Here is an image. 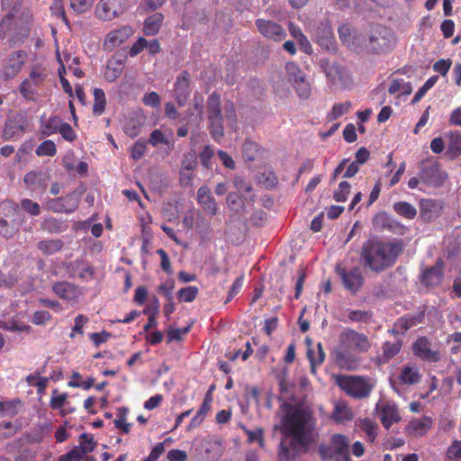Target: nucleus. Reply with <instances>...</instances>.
<instances>
[{
  "label": "nucleus",
  "instance_id": "obj_1",
  "mask_svg": "<svg viewBox=\"0 0 461 461\" xmlns=\"http://www.w3.org/2000/svg\"><path fill=\"white\" fill-rule=\"evenodd\" d=\"M293 389L284 378L279 380V429L284 437L278 461H294L298 452L306 451L314 429L312 410L303 399L295 396Z\"/></svg>",
  "mask_w": 461,
  "mask_h": 461
},
{
  "label": "nucleus",
  "instance_id": "obj_2",
  "mask_svg": "<svg viewBox=\"0 0 461 461\" xmlns=\"http://www.w3.org/2000/svg\"><path fill=\"white\" fill-rule=\"evenodd\" d=\"M371 348L368 337L353 329L345 328L339 335V344L330 356L334 363L341 369L354 371L363 363L360 353H366Z\"/></svg>",
  "mask_w": 461,
  "mask_h": 461
},
{
  "label": "nucleus",
  "instance_id": "obj_3",
  "mask_svg": "<svg viewBox=\"0 0 461 461\" xmlns=\"http://www.w3.org/2000/svg\"><path fill=\"white\" fill-rule=\"evenodd\" d=\"M402 252V240L389 241L368 240L361 248L360 259L365 267L373 272L381 273L392 267Z\"/></svg>",
  "mask_w": 461,
  "mask_h": 461
},
{
  "label": "nucleus",
  "instance_id": "obj_4",
  "mask_svg": "<svg viewBox=\"0 0 461 461\" xmlns=\"http://www.w3.org/2000/svg\"><path fill=\"white\" fill-rule=\"evenodd\" d=\"M205 108L210 134L215 141L220 142L224 135V119L221 110V95L217 92H212L206 100Z\"/></svg>",
  "mask_w": 461,
  "mask_h": 461
},
{
  "label": "nucleus",
  "instance_id": "obj_5",
  "mask_svg": "<svg viewBox=\"0 0 461 461\" xmlns=\"http://www.w3.org/2000/svg\"><path fill=\"white\" fill-rule=\"evenodd\" d=\"M334 380L348 395L358 400L367 398L374 387L368 378L361 375H338Z\"/></svg>",
  "mask_w": 461,
  "mask_h": 461
},
{
  "label": "nucleus",
  "instance_id": "obj_6",
  "mask_svg": "<svg viewBox=\"0 0 461 461\" xmlns=\"http://www.w3.org/2000/svg\"><path fill=\"white\" fill-rule=\"evenodd\" d=\"M349 443L346 435L335 433L329 445H319V455L322 461H351Z\"/></svg>",
  "mask_w": 461,
  "mask_h": 461
},
{
  "label": "nucleus",
  "instance_id": "obj_7",
  "mask_svg": "<svg viewBox=\"0 0 461 461\" xmlns=\"http://www.w3.org/2000/svg\"><path fill=\"white\" fill-rule=\"evenodd\" d=\"M394 44L395 39L391 30L381 24L374 26L365 40L366 48L375 53L389 51Z\"/></svg>",
  "mask_w": 461,
  "mask_h": 461
},
{
  "label": "nucleus",
  "instance_id": "obj_8",
  "mask_svg": "<svg viewBox=\"0 0 461 461\" xmlns=\"http://www.w3.org/2000/svg\"><path fill=\"white\" fill-rule=\"evenodd\" d=\"M419 176L422 184L431 187L442 186L448 177L436 161L421 162Z\"/></svg>",
  "mask_w": 461,
  "mask_h": 461
},
{
  "label": "nucleus",
  "instance_id": "obj_9",
  "mask_svg": "<svg viewBox=\"0 0 461 461\" xmlns=\"http://www.w3.org/2000/svg\"><path fill=\"white\" fill-rule=\"evenodd\" d=\"M47 77L46 69L41 66L32 67L29 77L20 85V94L27 100H34L37 87L43 84Z\"/></svg>",
  "mask_w": 461,
  "mask_h": 461
},
{
  "label": "nucleus",
  "instance_id": "obj_10",
  "mask_svg": "<svg viewBox=\"0 0 461 461\" xmlns=\"http://www.w3.org/2000/svg\"><path fill=\"white\" fill-rule=\"evenodd\" d=\"M126 9L125 0H100L95 14L99 20L109 22L123 14Z\"/></svg>",
  "mask_w": 461,
  "mask_h": 461
},
{
  "label": "nucleus",
  "instance_id": "obj_11",
  "mask_svg": "<svg viewBox=\"0 0 461 461\" xmlns=\"http://www.w3.org/2000/svg\"><path fill=\"white\" fill-rule=\"evenodd\" d=\"M375 413L386 429L401 420L399 408L393 401H378L375 404Z\"/></svg>",
  "mask_w": 461,
  "mask_h": 461
},
{
  "label": "nucleus",
  "instance_id": "obj_12",
  "mask_svg": "<svg viewBox=\"0 0 461 461\" xmlns=\"http://www.w3.org/2000/svg\"><path fill=\"white\" fill-rule=\"evenodd\" d=\"M321 68L331 86L347 84L348 78V71L335 60L323 59L321 61Z\"/></svg>",
  "mask_w": 461,
  "mask_h": 461
},
{
  "label": "nucleus",
  "instance_id": "obj_13",
  "mask_svg": "<svg viewBox=\"0 0 461 461\" xmlns=\"http://www.w3.org/2000/svg\"><path fill=\"white\" fill-rule=\"evenodd\" d=\"M255 25L258 32L267 40L278 42L286 36L285 30L274 21L259 18L256 20Z\"/></svg>",
  "mask_w": 461,
  "mask_h": 461
},
{
  "label": "nucleus",
  "instance_id": "obj_14",
  "mask_svg": "<svg viewBox=\"0 0 461 461\" xmlns=\"http://www.w3.org/2000/svg\"><path fill=\"white\" fill-rule=\"evenodd\" d=\"M419 207L421 221L429 223L441 216L444 203L438 199L421 198L419 202Z\"/></svg>",
  "mask_w": 461,
  "mask_h": 461
},
{
  "label": "nucleus",
  "instance_id": "obj_15",
  "mask_svg": "<svg viewBox=\"0 0 461 461\" xmlns=\"http://www.w3.org/2000/svg\"><path fill=\"white\" fill-rule=\"evenodd\" d=\"M79 204V199L74 193H70L65 196L49 199L46 201L45 208L54 212L71 213Z\"/></svg>",
  "mask_w": 461,
  "mask_h": 461
},
{
  "label": "nucleus",
  "instance_id": "obj_16",
  "mask_svg": "<svg viewBox=\"0 0 461 461\" xmlns=\"http://www.w3.org/2000/svg\"><path fill=\"white\" fill-rule=\"evenodd\" d=\"M445 263L441 258H438L436 264L422 270L420 280L426 287L438 286L444 279Z\"/></svg>",
  "mask_w": 461,
  "mask_h": 461
},
{
  "label": "nucleus",
  "instance_id": "obj_17",
  "mask_svg": "<svg viewBox=\"0 0 461 461\" xmlns=\"http://www.w3.org/2000/svg\"><path fill=\"white\" fill-rule=\"evenodd\" d=\"M190 93V74L187 70H183L174 84L173 97L179 106H185Z\"/></svg>",
  "mask_w": 461,
  "mask_h": 461
},
{
  "label": "nucleus",
  "instance_id": "obj_18",
  "mask_svg": "<svg viewBox=\"0 0 461 461\" xmlns=\"http://www.w3.org/2000/svg\"><path fill=\"white\" fill-rule=\"evenodd\" d=\"M344 286L352 293H356L363 285L364 278L358 267H353L349 271L340 267L336 268Z\"/></svg>",
  "mask_w": 461,
  "mask_h": 461
},
{
  "label": "nucleus",
  "instance_id": "obj_19",
  "mask_svg": "<svg viewBox=\"0 0 461 461\" xmlns=\"http://www.w3.org/2000/svg\"><path fill=\"white\" fill-rule=\"evenodd\" d=\"M412 350L416 357L425 361L438 362L440 359V354L430 348V342L426 337L417 339Z\"/></svg>",
  "mask_w": 461,
  "mask_h": 461
},
{
  "label": "nucleus",
  "instance_id": "obj_20",
  "mask_svg": "<svg viewBox=\"0 0 461 461\" xmlns=\"http://www.w3.org/2000/svg\"><path fill=\"white\" fill-rule=\"evenodd\" d=\"M372 224L374 229L377 231L388 230L390 232H396L403 227L400 221L393 219L385 212L376 213L372 220Z\"/></svg>",
  "mask_w": 461,
  "mask_h": 461
},
{
  "label": "nucleus",
  "instance_id": "obj_21",
  "mask_svg": "<svg viewBox=\"0 0 461 461\" xmlns=\"http://www.w3.org/2000/svg\"><path fill=\"white\" fill-rule=\"evenodd\" d=\"M52 292L60 299L69 302L77 300L81 294L78 286L67 281L54 283Z\"/></svg>",
  "mask_w": 461,
  "mask_h": 461
},
{
  "label": "nucleus",
  "instance_id": "obj_22",
  "mask_svg": "<svg viewBox=\"0 0 461 461\" xmlns=\"http://www.w3.org/2000/svg\"><path fill=\"white\" fill-rule=\"evenodd\" d=\"M421 377L420 368L416 365L407 364L401 367L397 379L402 385H414L421 381Z\"/></svg>",
  "mask_w": 461,
  "mask_h": 461
},
{
  "label": "nucleus",
  "instance_id": "obj_23",
  "mask_svg": "<svg viewBox=\"0 0 461 461\" xmlns=\"http://www.w3.org/2000/svg\"><path fill=\"white\" fill-rule=\"evenodd\" d=\"M133 34V30L129 25H123L110 32L105 38L104 44L111 49L119 47Z\"/></svg>",
  "mask_w": 461,
  "mask_h": 461
},
{
  "label": "nucleus",
  "instance_id": "obj_24",
  "mask_svg": "<svg viewBox=\"0 0 461 461\" xmlns=\"http://www.w3.org/2000/svg\"><path fill=\"white\" fill-rule=\"evenodd\" d=\"M0 218L6 219L10 223L21 225L23 214L19 205L11 201H5L0 203Z\"/></svg>",
  "mask_w": 461,
  "mask_h": 461
},
{
  "label": "nucleus",
  "instance_id": "obj_25",
  "mask_svg": "<svg viewBox=\"0 0 461 461\" xmlns=\"http://www.w3.org/2000/svg\"><path fill=\"white\" fill-rule=\"evenodd\" d=\"M194 450L204 452L210 461H217L221 456V444L217 440L201 439L195 441Z\"/></svg>",
  "mask_w": 461,
  "mask_h": 461
},
{
  "label": "nucleus",
  "instance_id": "obj_26",
  "mask_svg": "<svg viewBox=\"0 0 461 461\" xmlns=\"http://www.w3.org/2000/svg\"><path fill=\"white\" fill-rule=\"evenodd\" d=\"M26 53L23 50L14 51L10 54L5 67V76L12 78L17 75L24 64Z\"/></svg>",
  "mask_w": 461,
  "mask_h": 461
},
{
  "label": "nucleus",
  "instance_id": "obj_27",
  "mask_svg": "<svg viewBox=\"0 0 461 461\" xmlns=\"http://www.w3.org/2000/svg\"><path fill=\"white\" fill-rule=\"evenodd\" d=\"M197 202L207 214L215 215L217 213L218 207L208 186L203 185L198 189Z\"/></svg>",
  "mask_w": 461,
  "mask_h": 461
},
{
  "label": "nucleus",
  "instance_id": "obj_28",
  "mask_svg": "<svg viewBox=\"0 0 461 461\" xmlns=\"http://www.w3.org/2000/svg\"><path fill=\"white\" fill-rule=\"evenodd\" d=\"M433 420L430 417L423 416L421 418L412 419L406 429L413 437H421L428 433L432 428Z\"/></svg>",
  "mask_w": 461,
  "mask_h": 461
},
{
  "label": "nucleus",
  "instance_id": "obj_29",
  "mask_svg": "<svg viewBox=\"0 0 461 461\" xmlns=\"http://www.w3.org/2000/svg\"><path fill=\"white\" fill-rule=\"evenodd\" d=\"M355 428L356 430L364 432L366 439L371 443L375 440L378 435V424L368 417L358 418L355 421Z\"/></svg>",
  "mask_w": 461,
  "mask_h": 461
},
{
  "label": "nucleus",
  "instance_id": "obj_30",
  "mask_svg": "<svg viewBox=\"0 0 461 461\" xmlns=\"http://www.w3.org/2000/svg\"><path fill=\"white\" fill-rule=\"evenodd\" d=\"M402 348V341L395 339L393 341H385L382 345V354L377 357L379 365L388 363L391 359L395 357Z\"/></svg>",
  "mask_w": 461,
  "mask_h": 461
},
{
  "label": "nucleus",
  "instance_id": "obj_31",
  "mask_svg": "<svg viewBox=\"0 0 461 461\" xmlns=\"http://www.w3.org/2000/svg\"><path fill=\"white\" fill-rule=\"evenodd\" d=\"M69 276L71 277L78 276L83 280L92 278L95 274L94 268L83 260L77 259L68 266Z\"/></svg>",
  "mask_w": 461,
  "mask_h": 461
},
{
  "label": "nucleus",
  "instance_id": "obj_32",
  "mask_svg": "<svg viewBox=\"0 0 461 461\" xmlns=\"http://www.w3.org/2000/svg\"><path fill=\"white\" fill-rule=\"evenodd\" d=\"M321 28L319 26V46L327 50L335 49V38L329 22L321 23Z\"/></svg>",
  "mask_w": 461,
  "mask_h": 461
},
{
  "label": "nucleus",
  "instance_id": "obj_33",
  "mask_svg": "<svg viewBox=\"0 0 461 461\" xmlns=\"http://www.w3.org/2000/svg\"><path fill=\"white\" fill-rule=\"evenodd\" d=\"M354 414L349 405L345 402H338L334 405L331 418L337 423H343L353 419Z\"/></svg>",
  "mask_w": 461,
  "mask_h": 461
},
{
  "label": "nucleus",
  "instance_id": "obj_34",
  "mask_svg": "<svg viewBox=\"0 0 461 461\" xmlns=\"http://www.w3.org/2000/svg\"><path fill=\"white\" fill-rule=\"evenodd\" d=\"M41 230L50 234H58L68 230V224L52 216L46 217L40 224Z\"/></svg>",
  "mask_w": 461,
  "mask_h": 461
},
{
  "label": "nucleus",
  "instance_id": "obj_35",
  "mask_svg": "<svg viewBox=\"0 0 461 461\" xmlns=\"http://www.w3.org/2000/svg\"><path fill=\"white\" fill-rule=\"evenodd\" d=\"M63 247L64 242L60 239H47L37 243L38 249L46 256L59 252Z\"/></svg>",
  "mask_w": 461,
  "mask_h": 461
},
{
  "label": "nucleus",
  "instance_id": "obj_36",
  "mask_svg": "<svg viewBox=\"0 0 461 461\" xmlns=\"http://www.w3.org/2000/svg\"><path fill=\"white\" fill-rule=\"evenodd\" d=\"M23 181L26 187L33 191L46 187L45 175L41 171L28 172Z\"/></svg>",
  "mask_w": 461,
  "mask_h": 461
},
{
  "label": "nucleus",
  "instance_id": "obj_37",
  "mask_svg": "<svg viewBox=\"0 0 461 461\" xmlns=\"http://www.w3.org/2000/svg\"><path fill=\"white\" fill-rule=\"evenodd\" d=\"M228 209L232 212L231 217L241 214L245 210V203L242 197L235 192L228 194L226 198Z\"/></svg>",
  "mask_w": 461,
  "mask_h": 461
},
{
  "label": "nucleus",
  "instance_id": "obj_38",
  "mask_svg": "<svg viewBox=\"0 0 461 461\" xmlns=\"http://www.w3.org/2000/svg\"><path fill=\"white\" fill-rule=\"evenodd\" d=\"M163 22V15L160 13H156L149 16L144 23V33L148 36L157 34L161 27Z\"/></svg>",
  "mask_w": 461,
  "mask_h": 461
},
{
  "label": "nucleus",
  "instance_id": "obj_39",
  "mask_svg": "<svg viewBox=\"0 0 461 461\" xmlns=\"http://www.w3.org/2000/svg\"><path fill=\"white\" fill-rule=\"evenodd\" d=\"M24 131V127L19 122L8 121L5 124L3 138L5 140H14L21 137Z\"/></svg>",
  "mask_w": 461,
  "mask_h": 461
},
{
  "label": "nucleus",
  "instance_id": "obj_40",
  "mask_svg": "<svg viewBox=\"0 0 461 461\" xmlns=\"http://www.w3.org/2000/svg\"><path fill=\"white\" fill-rule=\"evenodd\" d=\"M393 211L400 216L413 220L417 216V209L406 201L396 202L393 205Z\"/></svg>",
  "mask_w": 461,
  "mask_h": 461
},
{
  "label": "nucleus",
  "instance_id": "obj_41",
  "mask_svg": "<svg viewBox=\"0 0 461 461\" xmlns=\"http://www.w3.org/2000/svg\"><path fill=\"white\" fill-rule=\"evenodd\" d=\"M21 429V422L16 420L14 422L5 421L0 423V441L14 437Z\"/></svg>",
  "mask_w": 461,
  "mask_h": 461
},
{
  "label": "nucleus",
  "instance_id": "obj_42",
  "mask_svg": "<svg viewBox=\"0 0 461 461\" xmlns=\"http://www.w3.org/2000/svg\"><path fill=\"white\" fill-rule=\"evenodd\" d=\"M62 120L59 116H52L41 121V132L44 136H50L59 131Z\"/></svg>",
  "mask_w": 461,
  "mask_h": 461
},
{
  "label": "nucleus",
  "instance_id": "obj_43",
  "mask_svg": "<svg viewBox=\"0 0 461 461\" xmlns=\"http://www.w3.org/2000/svg\"><path fill=\"white\" fill-rule=\"evenodd\" d=\"M106 106V97L103 89L95 88L94 89V105L93 112L95 114L101 115L105 109Z\"/></svg>",
  "mask_w": 461,
  "mask_h": 461
},
{
  "label": "nucleus",
  "instance_id": "obj_44",
  "mask_svg": "<svg viewBox=\"0 0 461 461\" xmlns=\"http://www.w3.org/2000/svg\"><path fill=\"white\" fill-rule=\"evenodd\" d=\"M354 31L348 24H342L338 28V33L340 41L348 47H351L355 44V41L357 39L353 33Z\"/></svg>",
  "mask_w": 461,
  "mask_h": 461
},
{
  "label": "nucleus",
  "instance_id": "obj_45",
  "mask_svg": "<svg viewBox=\"0 0 461 461\" xmlns=\"http://www.w3.org/2000/svg\"><path fill=\"white\" fill-rule=\"evenodd\" d=\"M122 73V64L120 60H116L114 62H109L106 70L104 73V78L108 82H113L117 78L120 77V76Z\"/></svg>",
  "mask_w": 461,
  "mask_h": 461
},
{
  "label": "nucleus",
  "instance_id": "obj_46",
  "mask_svg": "<svg viewBox=\"0 0 461 461\" xmlns=\"http://www.w3.org/2000/svg\"><path fill=\"white\" fill-rule=\"evenodd\" d=\"M20 404L21 402L19 400L0 402V414L14 417L19 413L18 407Z\"/></svg>",
  "mask_w": 461,
  "mask_h": 461
},
{
  "label": "nucleus",
  "instance_id": "obj_47",
  "mask_svg": "<svg viewBox=\"0 0 461 461\" xmlns=\"http://www.w3.org/2000/svg\"><path fill=\"white\" fill-rule=\"evenodd\" d=\"M352 104L350 101H346L344 103L335 104L333 105L332 111L328 114L329 121H334L341 117L343 114L347 113Z\"/></svg>",
  "mask_w": 461,
  "mask_h": 461
},
{
  "label": "nucleus",
  "instance_id": "obj_48",
  "mask_svg": "<svg viewBox=\"0 0 461 461\" xmlns=\"http://www.w3.org/2000/svg\"><path fill=\"white\" fill-rule=\"evenodd\" d=\"M372 312L362 310H351L348 312V318L353 322L367 323L372 319Z\"/></svg>",
  "mask_w": 461,
  "mask_h": 461
},
{
  "label": "nucleus",
  "instance_id": "obj_49",
  "mask_svg": "<svg viewBox=\"0 0 461 461\" xmlns=\"http://www.w3.org/2000/svg\"><path fill=\"white\" fill-rule=\"evenodd\" d=\"M438 80V76H432L427 79V81L422 85V86L416 92L413 96L412 104H416L421 100V98L425 95V94L432 88Z\"/></svg>",
  "mask_w": 461,
  "mask_h": 461
},
{
  "label": "nucleus",
  "instance_id": "obj_50",
  "mask_svg": "<svg viewBox=\"0 0 461 461\" xmlns=\"http://www.w3.org/2000/svg\"><path fill=\"white\" fill-rule=\"evenodd\" d=\"M20 208L25 211L31 216H38L41 212L40 204L28 198L21 200L19 209Z\"/></svg>",
  "mask_w": 461,
  "mask_h": 461
},
{
  "label": "nucleus",
  "instance_id": "obj_51",
  "mask_svg": "<svg viewBox=\"0 0 461 461\" xmlns=\"http://www.w3.org/2000/svg\"><path fill=\"white\" fill-rule=\"evenodd\" d=\"M258 153V144L251 140H245L242 145V157L245 161H253Z\"/></svg>",
  "mask_w": 461,
  "mask_h": 461
},
{
  "label": "nucleus",
  "instance_id": "obj_52",
  "mask_svg": "<svg viewBox=\"0 0 461 461\" xmlns=\"http://www.w3.org/2000/svg\"><path fill=\"white\" fill-rule=\"evenodd\" d=\"M198 294V288L196 286H185L181 288L177 293V298L181 302L191 303Z\"/></svg>",
  "mask_w": 461,
  "mask_h": 461
},
{
  "label": "nucleus",
  "instance_id": "obj_53",
  "mask_svg": "<svg viewBox=\"0 0 461 461\" xmlns=\"http://www.w3.org/2000/svg\"><path fill=\"white\" fill-rule=\"evenodd\" d=\"M447 152L452 157H457L461 154V135L458 133H451L449 137V143Z\"/></svg>",
  "mask_w": 461,
  "mask_h": 461
},
{
  "label": "nucleus",
  "instance_id": "obj_54",
  "mask_svg": "<svg viewBox=\"0 0 461 461\" xmlns=\"http://www.w3.org/2000/svg\"><path fill=\"white\" fill-rule=\"evenodd\" d=\"M57 152L56 145L52 140H44L36 149L35 153L38 156L53 157Z\"/></svg>",
  "mask_w": 461,
  "mask_h": 461
},
{
  "label": "nucleus",
  "instance_id": "obj_55",
  "mask_svg": "<svg viewBox=\"0 0 461 461\" xmlns=\"http://www.w3.org/2000/svg\"><path fill=\"white\" fill-rule=\"evenodd\" d=\"M149 143L153 147H157L158 144H164L170 148L173 144L168 139L166 138L165 134L158 129L151 131Z\"/></svg>",
  "mask_w": 461,
  "mask_h": 461
},
{
  "label": "nucleus",
  "instance_id": "obj_56",
  "mask_svg": "<svg viewBox=\"0 0 461 461\" xmlns=\"http://www.w3.org/2000/svg\"><path fill=\"white\" fill-rule=\"evenodd\" d=\"M211 406L212 405L210 403L203 402L202 405L196 412V415L191 420L189 427L199 426L206 417L208 411L211 410Z\"/></svg>",
  "mask_w": 461,
  "mask_h": 461
},
{
  "label": "nucleus",
  "instance_id": "obj_57",
  "mask_svg": "<svg viewBox=\"0 0 461 461\" xmlns=\"http://www.w3.org/2000/svg\"><path fill=\"white\" fill-rule=\"evenodd\" d=\"M197 167V156L194 150L185 154L181 161V168L183 170H195Z\"/></svg>",
  "mask_w": 461,
  "mask_h": 461
},
{
  "label": "nucleus",
  "instance_id": "obj_58",
  "mask_svg": "<svg viewBox=\"0 0 461 461\" xmlns=\"http://www.w3.org/2000/svg\"><path fill=\"white\" fill-rule=\"evenodd\" d=\"M19 225L10 223L6 219L0 218V235L9 239L17 231Z\"/></svg>",
  "mask_w": 461,
  "mask_h": 461
},
{
  "label": "nucleus",
  "instance_id": "obj_59",
  "mask_svg": "<svg viewBox=\"0 0 461 461\" xmlns=\"http://www.w3.org/2000/svg\"><path fill=\"white\" fill-rule=\"evenodd\" d=\"M95 442L94 441V438L92 435L87 433H83L79 438V448L84 451L86 455L89 452H92L95 447Z\"/></svg>",
  "mask_w": 461,
  "mask_h": 461
},
{
  "label": "nucleus",
  "instance_id": "obj_60",
  "mask_svg": "<svg viewBox=\"0 0 461 461\" xmlns=\"http://www.w3.org/2000/svg\"><path fill=\"white\" fill-rule=\"evenodd\" d=\"M351 185L347 181H342L339 185V188L335 191L333 197L337 202H345L350 193Z\"/></svg>",
  "mask_w": 461,
  "mask_h": 461
},
{
  "label": "nucleus",
  "instance_id": "obj_61",
  "mask_svg": "<svg viewBox=\"0 0 461 461\" xmlns=\"http://www.w3.org/2000/svg\"><path fill=\"white\" fill-rule=\"evenodd\" d=\"M233 185L237 189L239 194L243 193H249L252 191V185L247 181L243 176H235L233 178Z\"/></svg>",
  "mask_w": 461,
  "mask_h": 461
},
{
  "label": "nucleus",
  "instance_id": "obj_62",
  "mask_svg": "<svg viewBox=\"0 0 461 461\" xmlns=\"http://www.w3.org/2000/svg\"><path fill=\"white\" fill-rule=\"evenodd\" d=\"M94 3L95 0H70V6L75 12L82 14L90 10Z\"/></svg>",
  "mask_w": 461,
  "mask_h": 461
},
{
  "label": "nucleus",
  "instance_id": "obj_63",
  "mask_svg": "<svg viewBox=\"0 0 461 461\" xmlns=\"http://www.w3.org/2000/svg\"><path fill=\"white\" fill-rule=\"evenodd\" d=\"M85 456L86 454L82 449L75 447L67 454L60 456L59 461H81Z\"/></svg>",
  "mask_w": 461,
  "mask_h": 461
},
{
  "label": "nucleus",
  "instance_id": "obj_64",
  "mask_svg": "<svg viewBox=\"0 0 461 461\" xmlns=\"http://www.w3.org/2000/svg\"><path fill=\"white\" fill-rule=\"evenodd\" d=\"M214 156V150L209 145L203 147V150L199 154V158L203 167L206 168L211 167V160Z\"/></svg>",
  "mask_w": 461,
  "mask_h": 461
}]
</instances>
